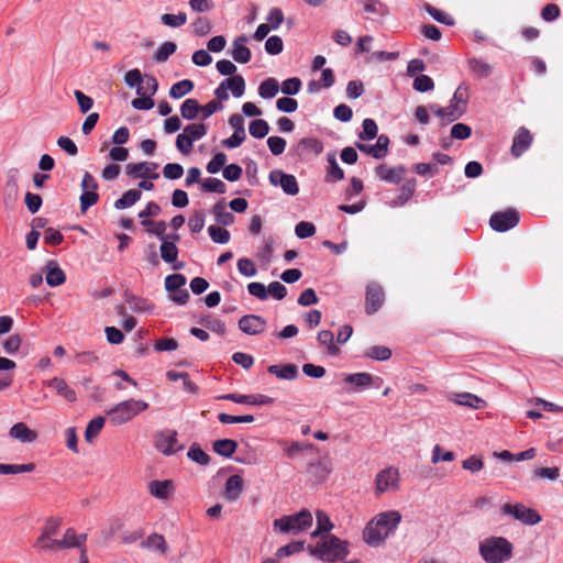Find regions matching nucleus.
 <instances>
[{"label": "nucleus", "instance_id": "18", "mask_svg": "<svg viewBox=\"0 0 563 563\" xmlns=\"http://www.w3.org/2000/svg\"><path fill=\"white\" fill-rule=\"evenodd\" d=\"M375 173L378 178L390 184H399L406 173V168L402 165L395 167H388L385 164H380L375 168Z\"/></svg>", "mask_w": 563, "mask_h": 563}, {"label": "nucleus", "instance_id": "26", "mask_svg": "<svg viewBox=\"0 0 563 563\" xmlns=\"http://www.w3.org/2000/svg\"><path fill=\"white\" fill-rule=\"evenodd\" d=\"M267 371L280 379H295L298 376V368L295 364L271 365Z\"/></svg>", "mask_w": 563, "mask_h": 563}, {"label": "nucleus", "instance_id": "17", "mask_svg": "<svg viewBox=\"0 0 563 563\" xmlns=\"http://www.w3.org/2000/svg\"><path fill=\"white\" fill-rule=\"evenodd\" d=\"M448 400L457 405L465 406L473 409H481L486 407V401L472 393H450Z\"/></svg>", "mask_w": 563, "mask_h": 563}, {"label": "nucleus", "instance_id": "23", "mask_svg": "<svg viewBox=\"0 0 563 563\" xmlns=\"http://www.w3.org/2000/svg\"><path fill=\"white\" fill-rule=\"evenodd\" d=\"M9 434L11 438L19 440L22 443H31L37 438V433L34 430H31L24 422L13 424Z\"/></svg>", "mask_w": 563, "mask_h": 563}, {"label": "nucleus", "instance_id": "29", "mask_svg": "<svg viewBox=\"0 0 563 563\" xmlns=\"http://www.w3.org/2000/svg\"><path fill=\"white\" fill-rule=\"evenodd\" d=\"M148 489L154 497L166 499L173 489V483L170 481H152L148 484Z\"/></svg>", "mask_w": 563, "mask_h": 563}, {"label": "nucleus", "instance_id": "28", "mask_svg": "<svg viewBox=\"0 0 563 563\" xmlns=\"http://www.w3.org/2000/svg\"><path fill=\"white\" fill-rule=\"evenodd\" d=\"M212 449L221 456L231 457L238 449V443L231 439H220L213 442Z\"/></svg>", "mask_w": 563, "mask_h": 563}, {"label": "nucleus", "instance_id": "22", "mask_svg": "<svg viewBox=\"0 0 563 563\" xmlns=\"http://www.w3.org/2000/svg\"><path fill=\"white\" fill-rule=\"evenodd\" d=\"M46 385L53 388L57 395L65 398L69 402H75L77 400L76 391L66 383L64 378L53 377Z\"/></svg>", "mask_w": 563, "mask_h": 563}, {"label": "nucleus", "instance_id": "60", "mask_svg": "<svg viewBox=\"0 0 563 563\" xmlns=\"http://www.w3.org/2000/svg\"><path fill=\"white\" fill-rule=\"evenodd\" d=\"M206 213L203 210H197L189 218L188 227L192 233H199L205 227Z\"/></svg>", "mask_w": 563, "mask_h": 563}, {"label": "nucleus", "instance_id": "20", "mask_svg": "<svg viewBox=\"0 0 563 563\" xmlns=\"http://www.w3.org/2000/svg\"><path fill=\"white\" fill-rule=\"evenodd\" d=\"M87 540V534L81 533L78 534L75 529L68 528L62 540H57V548L58 549H69V548H78V549H86L84 547L85 542Z\"/></svg>", "mask_w": 563, "mask_h": 563}, {"label": "nucleus", "instance_id": "19", "mask_svg": "<svg viewBox=\"0 0 563 563\" xmlns=\"http://www.w3.org/2000/svg\"><path fill=\"white\" fill-rule=\"evenodd\" d=\"M246 43L247 37L245 35H240L233 41L231 56L236 63L246 64L251 60L252 53Z\"/></svg>", "mask_w": 563, "mask_h": 563}, {"label": "nucleus", "instance_id": "48", "mask_svg": "<svg viewBox=\"0 0 563 563\" xmlns=\"http://www.w3.org/2000/svg\"><path fill=\"white\" fill-rule=\"evenodd\" d=\"M181 134L187 135L194 143L207 134V126L203 123H192L187 125Z\"/></svg>", "mask_w": 563, "mask_h": 563}, {"label": "nucleus", "instance_id": "49", "mask_svg": "<svg viewBox=\"0 0 563 563\" xmlns=\"http://www.w3.org/2000/svg\"><path fill=\"white\" fill-rule=\"evenodd\" d=\"M201 188L203 191L208 192L224 194L227 191L225 184L222 180L212 177L206 178L201 183Z\"/></svg>", "mask_w": 563, "mask_h": 563}, {"label": "nucleus", "instance_id": "54", "mask_svg": "<svg viewBox=\"0 0 563 563\" xmlns=\"http://www.w3.org/2000/svg\"><path fill=\"white\" fill-rule=\"evenodd\" d=\"M158 89V82L153 76H145V80L137 87L136 92L140 96L148 93L150 97L155 95Z\"/></svg>", "mask_w": 563, "mask_h": 563}, {"label": "nucleus", "instance_id": "44", "mask_svg": "<svg viewBox=\"0 0 563 563\" xmlns=\"http://www.w3.org/2000/svg\"><path fill=\"white\" fill-rule=\"evenodd\" d=\"M423 8L435 21L443 23L445 25L454 24V19L449 13L437 9L430 3H424Z\"/></svg>", "mask_w": 563, "mask_h": 563}, {"label": "nucleus", "instance_id": "43", "mask_svg": "<svg viewBox=\"0 0 563 563\" xmlns=\"http://www.w3.org/2000/svg\"><path fill=\"white\" fill-rule=\"evenodd\" d=\"M249 132L255 139H263L268 134L269 125L263 119H255L250 123Z\"/></svg>", "mask_w": 563, "mask_h": 563}, {"label": "nucleus", "instance_id": "27", "mask_svg": "<svg viewBox=\"0 0 563 563\" xmlns=\"http://www.w3.org/2000/svg\"><path fill=\"white\" fill-rule=\"evenodd\" d=\"M212 213L216 221L224 227L231 225L235 219L233 213L227 210L224 200H221L213 206Z\"/></svg>", "mask_w": 563, "mask_h": 563}, {"label": "nucleus", "instance_id": "53", "mask_svg": "<svg viewBox=\"0 0 563 563\" xmlns=\"http://www.w3.org/2000/svg\"><path fill=\"white\" fill-rule=\"evenodd\" d=\"M218 419L220 422H222L224 424L251 423L255 420L253 415L233 416V415H229V413H224V412L219 413Z\"/></svg>", "mask_w": 563, "mask_h": 563}, {"label": "nucleus", "instance_id": "55", "mask_svg": "<svg viewBox=\"0 0 563 563\" xmlns=\"http://www.w3.org/2000/svg\"><path fill=\"white\" fill-rule=\"evenodd\" d=\"M328 162L330 164L327 180L328 181H339L344 178L343 169L338 165L335 157L330 155L328 157Z\"/></svg>", "mask_w": 563, "mask_h": 563}, {"label": "nucleus", "instance_id": "59", "mask_svg": "<svg viewBox=\"0 0 563 563\" xmlns=\"http://www.w3.org/2000/svg\"><path fill=\"white\" fill-rule=\"evenodd\" d=\"M305 549L303 541H292L282 548H279L276 552L277 558L289 556L295 553H299Z\"/></svg>", "mask_w": 563, "mask_h": 563}, {"label": "nucleus", "instance_id": "1", "mask_svg": "<svg viewBox=\"0 0 563 563\" xmlns=\"http://www.w3.org/2000/svg\"><path fill=\"white\" fill-rule=\"evenodd\" d=\"M401 514L398 510H387L376 515L367 522L363 530V540L369 547H379L394 533L401 522Z\"/></svg>", "mask_w": 563, "mask_h": 563}, {"label": "nucleus", "instance_id": "51", "mask_svg": "<svg viewBox=\"0 0 563 563\" xmlns=\"http://www.w3.org/2000/svg\"><path fill=\"white\" fill-rule=\"evenodd\" d=\"M187 455L200 465H208L210 462V456L196 443L190 446Z\"/></svg>", "mask_w": 563, "mask_h": 563}, {"label": "nucleus", "instance_id": "38", "mask_svg": "<svg viewBox=\"0 0 563 563\" xmlns=\"http://www.w3.org/2000/svg\"><path fill=\"white\" fill-rule=\"evenodd\" d=\"M201 106L196 99H186L180 106V114L186 120H194L200 112Z\"/></svg>", "mask_w": 563, "mask_h": 563}, {"label": "nucleus", "instance_id": "62", "mask_svg": "<svg viewBox=\"0 0 563 563\" xmlns=\"http://www.w3.org/2000/svg\"><path fill=\"white\" fill-rule=\"evenodd\" d=\"M301 80L298 77H291L283 81L282 92L287 96L297 95L301 89Z\"/></svg>", "mask_w": 563, "mask_h": 563}, {"label": "nucleus", "instance_id": "41", "mask_svg": "<svg viewBox=\"0 0 563 563\" xmlns=\"http://www.w3.org/2000/svg\"><path fill=\"white\" fill-rule=\"evenodd\" d=\"M227 89L232 91L236 98L241 97L245 91V80L241 75H235L223 80Z\"/></svg>", "mask_w": 563, "mask_h": 563}, {"label": "nucleus", "instance_id": "64", "mask_svg": "<svg viewBox=\"0 0 563 563\" xmlns=\"http://www.w3.org/2000/svg\"><path fill=\"white\" fill-rule=\"evenodd\" d=\"M239 273L246 277L255 276L257 273L254 262L250 258L243 257L238 261Z\"/></svg>", "mask_w": 563, "mask_h": 563}, {"label": "nucleus", "instance_id": "36", "mask_svg": "<svg viewBox=\"0 0 563 563\" xmlns=\"http://www.w3.org/2000/svg\"><path fill=\"white\" fill-rule=\"evenodd\" d=\"M317 340L321 345H325L328 349V354L338 355L340 353V349L334 343V334L330 330H321Z\"/></svg>", "mask_w": 563, "mask_h": 563}, {"label": "nucleus", "instance_id": "16", "mask_svg": "<svg viewBox=\"0 0 563 563\" xmlns=\"http://www.w3.org/2000/svg\"><path fill=\"white\" fill-rule=\"evenodd\" d=\"M18 169H11L8 173V178L4 186V199L3 202L7 208L13 207L19 199V185H18Z\"/></svg>", "mask_w": 563, "mask_h": 563}, {"label": "nucleus", "instance_id": "42", "mask_svg": "<svg viewBox=\"0 0 563 563\" xmlns=\"http://www.w3.org/2000/svg\"><path fill=\"white\" fill-rule=\"evenodd\" d=\"M178 256V249L174 242L162 241L161 244V257L166 263L176 262Z\"/></svg>", "mask_w": 563, "mask_h": 563}, {"label": "nucleus", "instance_id": "32", "mask_svg": "<svg viewBox=\"0 0 563 563\" xmlns=\"http://www.w3.org/2000/svg\"><path fill=\"white\" fill-rule=\"evenodd\" d=\"M141 545L143 548H147V549H152V550H157L159 551L162 554H166L167 550H168V547H167V543L165 541V538L164 536L162 534H158V533H152L150 534L146 540H144Z\"/></svg>", "mask_w": 563, "mask_h": 563}, {"label": "nucleus", "instance_id": "12", "mask_svg": "<svg viewBox=\"0 0 563 563\" xmlns=\"http://www.w3.org/2000/svg\"><path fill=\"white\" fill-rule=\"evenodd\" d=\"M268 178L272 185L280 186L286 195L296 196L299 192L297 179L291 174L275 169L269 173Z\"/></svg>", "mask_w": 563, "mask_h": 563}, {"label": "nucleus", "instance_id": "56", "mask_svg": "<svg viewBox=\"0 0 563 563\" xmlns=\"http://www.w3.org/2000/svg\"><path fill=\"white\" fill-rule=\"evenodd\" d=\"M208 233L216 243L225 244L230 241V232L227 229L210 225L208 228Z\"/></svg>", "mask_w": 563, "mask_h": 563}, {"label": "nucleus", "instance_id": "4", "mask_svg": "<svg viewBox=\"0 0 563 563\" xmlns=\"http://www.w3.org/2000/svg\"><path fill=\"white\" fill-rule=\"evenodd\" d=\"M467 106V89L460 86L448 107H440L438 104H430L429 109L438 117L442 119V124H449L460 119Z\"/></svg>", "mask_w": 563, "mask_h": 563}, {"label": "nucleus", "instance_id": "6", "mask_svg": "<svg viewBox=\"0 0 563 563\" xmlns=\"http://www.w3.org/2000/svg\"><path fill=\"white\" fill-rule=\"evenodd\" d=\"M312 521L311 512L308 509H302L297 514L283 516L274 520V528L282 533L297 534L309 529Z\"/></svg>", "mask_w": 563, "mask_h": 563}, {"label": "nucleus", "instance_id": "24", "mask_svg": "<svg viewBox=\"0 0 563 563\" xmlns=\"http://www.w3.org/2000/svg\"><path fill=\"white\" fill-rule=\"evenodd\" d=\"M243 492V478L232 475L225 482L224 498L229 501L236 500Z\"/></svg>", "mask_w": 563, "mask_h": 563}, {"label": "nucleus", "instance_id": "45", "mask_svg": "<svg viewBox=\"0 0 563 563\" xmlns=\"http://www.w3.org/2000/svg\"><path fill=\"white\" fill-rule=\"evenodd\" d=\"M35 470L34 463L27 464H2L0 463V474L30 473Z\"/></svg>", "mask_w": 563, "mask_h": 563}, {"label": "nucleus", "instance_id": "58", "mask_svg": "<svg viewBox=\"0 0 563 563\" xmlns=\"http://www.w3.org/2000/svg\"><path fill=\"white\" fill-rule=\"evenodd\" d=\"M186 284V277L181 274L168 275L165 278V288L170 294L175 290H179Z\"/></svg>", "mask_w": 563, "mask_h": 563}, {"label": "nucleus", "instance_id": "5", "mask_svg": "<svg viewBox=\"0 0 563 563\" xmlns=\"http://www.w3.org/2000/svg\"><path fill=\"white\" fill-rule=\"evenodd\" d=\"M147 408L148 404L146 401L130 398L117 404L108 411V416L112 424L121 426L129 422Z\"/></svg>", "mask_w": 563, "mask_h": 563}, {"label": "nucleus", "instance_id": "31", "mask_svg": "<svg viewBox=\"0 0 563 563\" xmlns=\"http://www.w3.org/2000/svg\"><path fill=\"white\" fill-rule=\"evenodd\" d=\"M142 197L140 189H130L125 191L120 199L114 202V208L118 210L132 207Z\"/></svg>", "mask_w": 563, "mask_h": 563}, {"label": "nucleus", "instance_id": "34", "mask_svg": "<svg viewBox=\"0 0 563 563\" xmlns=\"http://www.w3.org/2000/svg\"><path fill=\"white\" fill-rule=\"evenodd\" d=\"M309 471L319 479H325L331 473V464L328 459H319L309 464Z\"/></svg>", "mask_w": 563, "mask_h": 563}, {"label": "nucleus", "instance_id": "14", "mask_svg": "<svg viewBox=\"0 0 563 563\" xmlns=\"http://www.w3.org/2000/svg\"><path fill=\"white\" fill-rule=\"evenodd\" d=\"M157 168L158 164L153 162L131 163L126 165V174L136 178L157 179L159 177Z\"/></svg>", "mask_w": 563, "mask_h": 563}, {"label": "nucleus", "instance_id": "8", "mask_svg": "<svg viewBox=\"0 0 563 563\" xmlns=\"http://www.w3.org/2000/svg\"><path fill=\"white\" fill-rule=\"evenodd\" d=\"M519 222V213L515 209L495 212L489 219V224L494 231L506 232L515 228Z\"/></svg>", "mask_w": 563, "mask_h": 563}, {"label": "nucleus", "instance_id": "11", "mask_svg": "<svg viewBox=\"0 0 563 563\" xmlns=\"http://www.w3.org/2000/svg\"><path fill=\"white\" fill-rule=\"evenodd\" d=\"M376 492L383 494L399 488V473L397 468L387 467L380 471L375 478Z\"/></svg>", "mask_w": 563, "mask_h": 563}, {"label": "nucleus", "instance_id": "52", "mask_svg": "<svg viewBox=\"0 0 563 563\" xmlns=\"http://www.w3.org/2000/svg\"><path fill=\"white\" fill-rule=\"evenodd\" d=\"M363 8L365 12L378 16H384L388 13L387 7L379 0H366Z\"/></svg>", "mask_w": 563, "mask_h": 563}, {"label": "nucleus", "instance_id": "9", "mask_svg": "<svg viewBox=\"0 0 563 563\" xmlns=\"http://www.w3.org/2000/svg\"><path fill=\"white\" fill-rule=\"evenodd\" d=\"M385 301V292L383 287L376 282H369L365 292V312L374 314L377 312Z\"/></svg>", "mask_w": 563, "mask_h": 563}, {"label": "nucleus", "instance_id": "57", "mask_svg": "<svg viewBox=\"0 0 563 563\" xmlns=\"http://www.w3.org/2000/svg\"><path fill=\"white\" fill-rule=\"evenodd\" d=\"M362 126L363 131L358 134L361 140H373L377 136L378 128L373 119H365Z\"/></svg>", "mask_w": 563, "mask_h": 563}, {"label": "nucleus", "instance_id": "10", "mask_svg": "<svg viewBox=\"0 0 563 563\" xmlns=\"http://www.w3.org/2000/svg\"><path fill=\"white\" fill-rule=\"evenodd\" d=\"M343 382L345 384L351 385L350 389H346L347 393H358L362 391L376 383H382L380 377H375L369 373H354V374H344Z\"/></svg>", "mask_w": 563, "mask_h": 563}, {"label": "nucleus", "instance_id": "15", "mask_svg": "<svg viewBox=\"0 0 563 563\" xmlns=\"http://www.w3.org/2000/svg\"><path fill=\"white\" fill-rule=\"evenodd\" d=\"M239 329L249 334L256 335L264 332L266 328V321L263 317L257 314H246L239 320Z\"/></svg>", "mask_w": 563, "mask_h": 563}, {"label": "nucleus", "instance_id": "7", "mask_svg": "<svg viewBox=\"0 0 563 563\" xmlns=\"http://www.w3.org/2000/svg\"><path fill=\"white\" fill-rule=\"evenodd\" d=\"M503 516H510L526 526H536L541 522V515L533 508L525 506L522 503H506L500 507Z\"/></svg>", "mask_w": 563, "mask_h": 563}, {"label": "nucleus", "instance_id": "25", "mask_svg": "<svg viewBox=\"0 0 563 563\" xmlns=\"http://www.w3.org/2000/svg\"><path fill=\"white\" fill-rule=\"evenodd\" d=\"M45 279L48 286L56 287L65 283L66 276L55 261H49L46 265Z\"/></svg>", "mask_w": 563, "mask_h": 563}, {"label": "nucleus", "instance_id": "33", "mask_svg": "<svg viewBox=\"0 0 563 563\" xmlns=\"http://www.w3.org/2000/svg\"><path fill=\"white\" fill-rule=\"evenodd\" d=\"M279 90V84L276 78L269 77L261 82L258 87V95L263 99L274 98Z\"/></svg>", "mask_w": 563, "mask_h": 563}, {"label": "nucleus", "instance_id": "35", "mask_svg": "<svg viewBox=\"0 0 563 563\" xmlns=\"http://www.w3.org/2000/svg\"><path fill=\"white\" fill-rule=\"evenodd\" d=\"M104 426V418L101 416L91 419L85 430V440L91 443L100 433Z\"/></svg>", "mask_w": 563, "mask_h": 563}, {"label": "nucleus", "instance_id": "3", "mask_svg": "<svg viewBox=\"0 0 563 563\" xmlns=\"http://www.w3.org/2000/svg\"><path fill=\"white\" fill-rule=\"evenodd\" d=\"M349 543L333 534H329L314 547H309L311 555L328 562L343 560L349 554Z\"/></svg>", "mask_w": 563, "mask_h": 563}, {"label": "nucleus", "instance_id": "2", "mask_svg": "<svg viewBox=\"0 0 563 563\" xmlns=\"http://www.w3.org/2000/svg\"><path fill=\"white\" fill-rule=\"evenodd\" d=\"M514 547L504 537H490L479 543V554L487 563H504L512 556Z\"/></svg>", "mask_w": 563, "mask_h": 563}, {"label": "nucleus", "instance_id": "50", "mask_svg": "<svg viewBox=\"0 0 563 563\" xmlns=\"http://www.w3.org/2000/svg\"><path fill=\"white\" fill-rule=\"evenodd\" d=\"M161 21L167 26L179 27L187 22V14L185 12H179L178 14L164 13L161 16Z\"/></svg>", "mask_w": 563, "mask_h": 563}, {"label": "nucleus", "instance_id": "13", "mask_svg": "<svg viewBox=\"0 0 563 563\" xmlns=\"http://www.w3.org/2000/svg\"><path fill=\"white\" fill-rule=\"evenodd\" d=\"M156 449L165 455H172L183 450V445L178 443L177 432L174 430H164L156 435Z\"/></svg>", "mask_w": 563, "mask_h": 563}, {"label": "nucleus", "instance_id": "61", "mask_svg": "<svg viewBox=\"0 0 563 563\" xmlns=\"http://www.w3.org/2000/svg\"><path fill=\"white\" fill-rule=\"evenodd\" d=\"M284 49V43L278 35L269 36L265 42V51L269 55H278Z\"/></svg>", "mask_w": 563, "mask_h": 563}, {"label": "nucleus", "instance_id": "63", "mask_svg": "<svg viewBox=\"0 0 563 563\" xmlns=\"http://www.w3.org/2000/svg\"><path fill=\"white\" fill-rule=\"evenodd\" d=\"M412 87L419 92H427L433 89L434 82L427 75H418L413 80Z\"/></svg>", "mask_w": 563, "mask_h": 563}, {"label": "nucleus", "instance_id": "30", "mask_svg": "<svg viewBox=\"0 0 563 563\" xmlns=\"http://www.w3.org/2000/svg\"><path fill=\"white\" fill-rule=\"evenodd\" d=\"M416 185L417 181L413 178L404 183L400 188L399 196L391 202V206H404L406 202H408L416 191Z\"/></svg>", "mask_w": 563, "mask_h": 563}, {"label": "nucleus", "instance_id": "40", "mask_svg": "<svg viewBox=\"0 0 563 563\" xmlns=\"http://www.w3.org/2000/svg\"><path fill=\"white\" fill-rule=\"evenodd\" d=\"M317 529L311 533V537L316 538L323 532H329L333 529V523L331 522L329 516L322 511L317 510Z\"/></svg>", "mask_w": 563, "mask_h": 563}, {"label": "nucleus", "instance_id": "39", "mask_svg": "<svg viewBox=\"0 0 563 563\" xmlns=\"http://www.w3.org/2000/svg\"><path fill=\"white\" fill-rule=\"evenodd\" d=\"M195 85L190 79L180 80L169 89V97L179 99L192 91Z\"/></svg>", "mask_w": 563, "mask_h": 563}, {"label": "nucleus", "instance_id": "37", "mask_svg": "<svg viewBox=\"0 0 563 563\" xmlns=\"http://www.w3.org/2000/svg\"><path fill=\"white\" fill-rule=\"evenodd\" d=\"M468 66L472 73L479 78H486L493 73V66L482 59H470Z\"/></svg>", "mask_w": 563, "mask_h": 563}, {"label": "nucleus", "instance_id": "46", "mask_svg": "<svg viewBox=\"0 0 563 563\" xmlns=\"http://www.w3.org/2000/svg\"><path fill=\"white\" fill-rule=\"evenodd\" d=\"M176 49L177 46L174 42H164L154 53L153 58L157 63H164L176 52Z\"/></svg>", "mask_w": 563, "mask_h": 563}, {"label": "nucleus", "instance_id": "47", "mask_svg": "<svg viewBox=\"0 0 563 563\" xmlns=\"http://www.w3.org/2000/svg\"><path fill=\"white\" fill-rule=\"evenodd\" d=\"M365 356L376 361H387L391 356V351L387 346L374 345L366 350Z\"/></svg>", "mask_w": 563, "mask_h": 563}, {"label": "nucleus", "instance_id": "21", "mask_svg": "<svg viewBox=\"0 0 563 563\" xmlns=\"http://www.w3.org/2000/svg\"><path fill=\"white\" fill-rule=\"evenodd\" d=\"M532 142V135L526 128H520L512 140L511 154L515 157H519L526 152Z\"/></svg>", "mask_w": 563, "mask_h": 563}]
</instances>
